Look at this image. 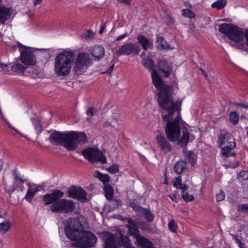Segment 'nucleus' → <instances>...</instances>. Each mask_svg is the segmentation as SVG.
Returning a JSON list of instances; mask_svg holds the SVG:
<instances>
[{"instance_id":"f257e3e1","label":"nucleus","mask_w":248,"mask_h":248,"mask_svg":"<svg viewBox=\"0 0 248 248\" xmlns=\"http://www.w3.org/2000/svg\"><path fill=\"white\" fill-rule=\"evenodd\" d=\"M153 83L158 91L157 101L160 107L165 110L167 114L162 117L163 120L166 123L165 132L168 139L172 141H178L182 147L186 146L189 141L194 140V136L189 135L185 128L183 130V135H181L180 126L182 120L180 114L181 100L174 101L172 95L173 88L166 85L158 76L155 70L151 72Z\"/></svg>"},{"instance_id":"f03ea898","label":"nucleus","mask_w":248,"mask_h":248,"mask_svg":"<svg viewBox=\"0 0 248 248\" xmlns=\"http://www.w3.org/2000/svg\"><path fill=\"white\" fill-rule=\"evenodd\" d=\"M48 140L53 145L64 144V147L68 150L73 151L78 147V143H85L87 138L84 132L73 131L61 132L54 131L51 133Z\"/></svg>"},{"instance_id":"7ed1b4c3","label":"nucleus","mask_w":248,"mask_h":248,"mask_svg":"<svg viewBox=\"0 0 248 248\" xmlns=\"http://www.w3.org/2000/svg\"><path fill=\"white\" fill-rule=\"evenodd\" d=\"M75 59L71 50H64L58 53L55 58L54 71L59 76H65L71 70Z\"/></svg>"},{"instance_id":"20e7f679","label":"nucleus","mask_w":248,"mask_h":248,"mask_svg":"<svg viewBox=\"0 0 248 248\" xmlns=\"http://www.w3.org/2000/svg\"><path fill=\"white\" fill-rule=\"evenodd\" d=\"M100 235L104 242L105 248H120L121 247L124 248H134L128 238L121 234H120L119 238L117 237L118 243L114 236L109 232H102Z\"/></svg>"},{"instance_id":"39448f33","label":"nucleus","mask_w":248,"mask_h":248,"mask_svg":"<svg viewBox=\"0 0 248 248\" xmlns=\"http://www.w3.org/2000/svg\"><path fill=\"white\" fill-rule=\"evenodd\" d=\"M65 233L67 237L73 241L82 232L83 227L78 218H69L65 225Z\"/></svg>"},{"instance_id":"423d86ee","label":"nucleus","mask_w":248,"mask_h":248,"mask_svg":"<svg viewBox=\"0 0 248 248\" xmlns=\"http://www.w3.org/2000/svg\"><path fill=\"white\" fill-rule=\"evenodd\" d=\"M73 241H75L74 245L77 248H89L94 246L97 237L91 232L83 230Z\"/></svg>"},{"instance_id":"0eeeda50","label":"nucleus","mask_w":248,"mask_h":248,"mask_svg":"<svg viewBox=\"0 0 248 248\" xmlns=\"http://www.w3.org/2000/svg\"><path fill=\"white\" fill-rule=\"evenodd\" d=\"M49 208L53 213L67 214L74 210L75 204L72 200L60 199L54 204L51 205Z\"/></svg>"},{"instance_id":"6e6552de","label":"nucleus","mask_w":248,"mask_h":248,"mask_svg":"<svg viewBox=\"0 0 248 248\" xmlns=\"http://www.w3.org/2000/svg\"><path fill=\"white\" fill-rule=\"evenodd\" d=\"M91 64V60L88 53H79L76 59V65L74 67L75 73L81 75L85 72Z\"/></svg>"},{"instance_id":"1a4fd4ad","label":"nucleus","mask_w":248,"mask_h":248,"mask_svg":"<svg viewBox=\"0 0 248 248\" xmlns=\"http://www.w3.org/2000/svg\"><path fill=\"white\" fill-rule=\"evenodd\" d=\"M82 155L84 157L92 162H100L104 164L107 162V159L102 153L97 148H88L83 150Z\"/></svg>"},{"instance_id":"9d476101","label":"nucleus","mask_w":248,"mask_h":248,"mask_svg":"<svg viewBox=\"0 0 248 248\" xmlns=\"http://www.w3.org/2000/svg\"><path fill=\"white\" fill-rule=\"evenodd\" d=\"M17 45L21 49L20 51V60L25 65L34 66L35 65L37 60L31 48L27 47L22 45L20 43H17Z\"/></svg>"},{"instance_id":"9b49d317","label":"nucleus","mask_w":248,"mask_h":248,"mask_svg":"<svg viewBox=\"0 0 248 248\" xmlns=\"http://www.w3.org/2000/svg\"><path fill=\"white\" fill-rule=\"evenodd\" d=\"M140 48L139 46L134 43H127L122 46L113 53V55L120 56L122 55L128 56L133 54H138Z\"/></svg>"},{"instance_id":"f8f14e48","label":"nucleus","mask_w":248,"mask_h":248,"mask_svg":"<svg viewBox=\"0 0 248 248\" xmlns=\"http://www.w3.org/2000/svg\"><path fill=\"white\" fill-rule=\"evenodd\" d=\"M64 193L60 190H54L50 193L45 194L43 197V200L45 205L54 204L63 196Z\"/></svg>"},{"instance_id":"ddd939ff","label":"nucleus","mask_w":248,"mask_h":248,"mask_svg":"<svg viewBox=\"0 0 248 248\" xmlns=\"http://www.w3.org/2000/svg\"><path fill=\"white\" fill-rule=\"evenodd\" d=\"M155 138L157 146L162 152L167 154L170 152L171 145L163 134L158 133L156 134Z\"/></svg>"},{"instance_id":"4468645a","label":"nucleus","mask_w":248,"mask_h":248,"mask_svg":"<svg viewBox=\"0 0 248 248\" xmlns=\"http://www.w3.org/2000/svg\"><path fill=\"white\" fill-rule=\"evenodd\" d=\"M68 196L74 199L84 201L86 200V193L79 187L72 186L68 191Z\"/></svg>"},{"instance_id":"2eb2a0df","label":"nucleus","mask_w":248,"mask_h":248,"mask_svg":"<svg viewBox=\"0 0 248 248\" xmlns=\"http://www.w3.org/2000/svg\"><path fill=\"white\" fill-rule=\"evenodd\" d=\"M28 186L27 192L24 199L30 203H31L32 199L36 193L41 191L43 189V186L35 184L30 183L28 184Z\"/></svg>"},{"instance_id":"dca6fc26","label":"nucleus","mask_w":248,"mask_h":248,"mask_svg":"<svg viewBox=\"0 0 248 248\" xmlns=\"http://www.w3.org/2000/svg\"><path fill=\"white\" fill-rule=\"evenodd\" d=\"M158 70L164 77H168L172 70L171 64L165 60H160L158 62Z\"/></svg>"},{"instance_id":"f3484780","label":"nucleus","mask_w":248,"mask_h":248,"mask_svg":"<svg viewBox=\"0 0 248 248\" xmlns=\"http://www.w3.org/2000/svg\"><path fill=\"white\" fill-rule=\"evenodd\" d=\"M231 142H235L231 134L227 131L222 132L218 138V146L220 147L226 145H231Z\"/></svg>"},{"instance_id":"a211bd4d","label":"nucleus","mask_w":248,"mask_h":248,"mask_svg":"<svg viewBox=\"0 0 248 248\" xmlns=\"http://www.w3.org/2000/svg\"><path fill=\"white\" fill-rule=\"evenodd\" d=\"M12 9L4 6H0V24H4L11 18Z\"/></svg>"},{"instance_id":"6ab92c4d","label":"nucleus","mask_w":248,"mask_h":248,"mask_svg":"<svg viewBox=\"0 0 248 248\" xmlns=\"http://www.w3.org/2000/svg\"><path fill=\"white\" fill-rule=\"evenodd\" d=\"M15 181L12 186L7 190V192L11 194L14 192L15 190L20 188L22 190L23 188V184L25 180L23 179L21 177L19 176L17 174H14Z\"/></svg>"},{"instance_id":"aec40b11","label":"nucleus","mask_w":248,"mask_h":248,"mask_svg":"<svg viewBox=\"0 0 248 248\" xmlns=\"http://www.w3.org/2000/svg\"><path fill=\"white\" fill-rule=\"evenodd\" d=\"M137 40L139 44L141 46L144 50H146L148 49H151L153 47V42L149 40L143 35H140L138 36Z\"/></svg>"},{"instance_id":"412c9836","label":"nucleus","mask_w":248,"mask_h":248,"mask_svg":"<svg viewBox=\"0 0 248 248\" xmlns=\"http://www.w3.org/2000/svg\"><path fill=\"white\" fill-rule=\"evenodd\" d=\"M90 52L95 59L100 60L105 55V49L100 46H95L91 50Z\"/></svg>"},{"instance_id":"4be33fe9","label":"nucleus","mask_w":248,"mask_h":248,"mask_svg":"<svg viewBox=\"0 0 248 248\" xmlns=\"http://www.w3.org/2000/svg\"><path fill=\"white\" fill-rule=\"evenodd\" d=\"M235 146V142H231V145H225L221 148V154L223 156L227 157L235 156L236 154L232 150Z\"/></svg>"},{"instance_id":"5701e85b","label":"nucleus","mask_w":248,"mask_h":248,"mask_svg":"<svg viewBox=\"0 0 248 248\" xmlns=\"http://www.w3.org/2000/svg\"><path fill=\"white\" fill-rule=\"evenodd\" d=\"M140 57L142 59L141 63L146 68L149 69L152 72L153 70H155L154 61L149 57L146 58L145 52H142Z\"/></svg>"},{"instance_id":"b1692460","label":"nucleus","mask_w":248,"mask_h":248,"mask_svg":"<svg viewBox=\"0 0 248 248\" xmlns=\"http://www.w3.org/2000/svg\"><path fill=\"white\" fill-rule=\"evenodd\" d=\"M126 226L128 228L129 233L132 236H135L136 238V235L139 234L137 222L131 219H128V224Z\"/></svg>"},{"instance_id":"393cba45","label":"nucleus","mask_w":248,"mask_h":248,"mask_svg":"<svg viewBox=\"0 0 248 248\" xmlns=\"http://www.w3.org/2000/svg\"><path fill=\"white\" fill-rule=\"evenodd\" d=\"M156 47L158 49H171L173 47H170L164 39L161 36H158L156 41Z\"/></svg>"},{"instance_id":"a878e982","label":"nucleus","mask_w":248,"mask_h":248,"mask_svg":"<svg viewBox=\"0 0 248 248\" xmlns=\"http://www.w3.org/2000/svg\"><path fill=\"white\" fill-rule=\"evenodd\" d=\"M186 169V162L183 161H178L174 166V170L178 174L182 173Z\"/></svg>"},{"instance_id":"bb28decb","label":"nucleus","mask_w":248,"mask_h":248,"mask_svg":"<svg viewBox=\"0 0 248 248\" xmlns=\"http://www.w3.org/2000/svg\"><path fill=\"white\" fill-rule=\"evenodd\" d=\"M172 184L173 186L180 189H188V186L187 185L183 184L182 183V179L181 176L176 177L172 180Z\"/></svg>"},{"instance_id":"cd10ccee","label":"nucleus","mask_w":248,"mask_h":248,"mask_svg":"<svg viewBox=\"0 0 248 248\" xmlns=\"http://www.w3.org/2000/svg\"><path fill=\"white\" fill-rule=\"evenodd\" d=\"M11 71L17 74H22L25 69V67L21 64L16 63L12 65L10 67Z\"/></svg>"},{"instance_id":"c85d7f7f","label":"nucleus","mask_w":248,"mask_h":248,"mask_svg":"<svg viewBox=\"0 0 248 248\" xmlns=\"http://www.w3.org/2000/svg\"><path fill=\"white\" fill-rule=\"evenodd\" d=\"M239 121V116L235 111H232L229 115V122L232 125H236Z\"/></svg>"},{"instance_id":"c756f323","label":"nucleus","mask_w":248,"mask_h":248,"mask_svg":"<svg viewBox=\"0 0 248 248\" xmlns=\"http://www.w3.org/2000/svg\"><path fill=\"white\" fill-rule=\"evenodd\" d=\"M188 189H182L181 190V196L182 198L186 202H189L192 201L194 198V196L188 194L187 192Z\"/></svg>"},{"instance_id":"7c9ffc66","label":"nucleus","mask_w":248,"mask_h":248,"mask_svg":"<svg viewBox=\"0 0 248 248\" xmlns=\"http://www.w3.org/2000/svg\"><path fill=\"white\" fill-rule=\"evenodd\" d=\"M111 126L117 128L122 124V120L119 115H114L111 117Z\"/></svg>"},{"instance_id":"2f4dec72","label":"nucleus","mask_w":248,"mask_h":248,"mask_svg":"<svg viewBox=\"0 0 248 248\" xmlns=\"http://www.w3.org/2000/svg\"><path fill=\"white\" fill-rule=\"evenodd\" d=\"M104 189L107 199H112L113 197V190L111 186L109 185H106L104 186Z\"/></svg>"},{"instance_id":"473e14b6","label":"nucleus","mask_w":248,"mask_h":248,"mask_svg":"<svg viewBox=\"0 0 248 248\" xmlns=\"http://www.w3.org/2000/svg\"><path fill=\"white\" fill-rule=\"evenodd\" d=\"M10 228V222L8 220H5L0 223V233L5 234Z\"/></svg>"},{"instance_id":"72a5a7b5","label":"nucleus","mask_w":248,"mask_h":248,"mask_svg":"<svg viewBox=\"0 0 248 248\" xmlns=\"http://www.w3.org/2000/svg\"><path fill=\"white\" fill-rule=\"evenodd\" d=\"M187 160L192 166L194 165L197 161V156L191 151H188L186 153Z\"/></svg>"},{"instance_id":"f704fd0d","label":"nucleus","mask_w":248,"mask_h":248,"mask_svg":"<svg viewBox=\"0 0 248 248\" xmlns=\"http://www.w3.org/2000/svg\"><path fill=\"white\" fill-rule=\"evenodd\" d=\"M97 177L105 185H109L108 182H109V177L107 174H104L99 172L96 171Z\"/></svg>"},{"instance_id":"c9c22d12","label":"nucleus","mask_w":248,"mask_h":248,"mask_svg":"<svg viewBox=\"0 0 248 248\" xmlns=\"http://www.w3.org/2000/svg\"><path fill=\"white\" fill-rule=\"evenodd\" d=\"M226 3V0H217L212 4L211 7L219 10L224 7Z\"/></svg>"},{"instance_id":"e433bc0d","label":"nucleus","mask_w":248,"mask_h":248,"mask_svg":"<svg viewBox=\"0 0 248 248\" xmlns=\"http://www.w3.org/2000/svg\"><path fill=\"white\" fill-rule=\"evenodd\" d=\"M31 120L34 126L35 130L37 134H39L42 132V126L40 124L38 119L34 118H31Z\"/></svg>"},{"instance_id":"4c0bfd02","label":"nucleus","mask_w":248,"mask_h":248,"mask_svg":"<svg viewBox=\"0 0 248 248\" xmlns=\"http://www.w3.org/2000/svg\"><path fill=\"white\" fill-rule=\"evenodd\" d=\"M94 33L91 30H88L83 32L81 35V37L86 40L91 39L93 37Z\"/></svg>"},{"instance_id":"58836bf2","label":"nucleus","mask_w":248,"mask_h":248,"mask_svg":"<svg viewBox=\"0 0 248 248\" xmlns=\"http://www.w3.org/2000/svg\"><path fill=\"white\" fill-rule=\"evenodd\" d=\"M144 216L148 221H152L154 219V215L148 210H144Z\"/></svg>"},{"instance_id":"ea45409f","label":"nucleus","mask_w":248,"mask_h":248,"mask_svg":"<svg viewBox=\"0 0 248 248\" xmlns=\"http://www.w3.org/2000/svg\"><path fill=\"white\" fill-rule=\"evenodd\" d=\"M168 227L172 232H176L177 228V225L175 221L172 219L168 223Z\"/></svg>"},{"instance_id":"a19ab883","label":"nucleus","mask_w":248,"mask_h":248,"mask_svg":"<svg viewBox=\"0 0 248 248\" xmlns=\"http://www.w3.org/2000/svg\"><path fill=\"white\" fill-rule=\"evenodd\" d=\"M183 15L190 18H192L195 17V14L190 10L188 9H184L183 10Z\"/></svg>"},{"instance_id":"79ce46f5","label":"nucleus","mask_w":248,"mask_h":248,"mask_svg":"<svg viewBox=\"0 0 248 248\" xmlns=\"http://www.w3.org/2000/svg\"><path fill=\"white\" fill-rule=\"evenodd\" d=\"M238 210L243 213H248V204H240L238 205Z\"/></svg>"},{"instance_id":"37998d69","label":"nucleus","mask_w":248,"mask_h":248,"mask_svg":"<svg viewBox=\"0 0 248 248\" xmlns=\"http://www.w3.org/2000/svg\"><path fill=\"white\" fill-rule=\"evenodd\" d=\"M8 65L7 64H4L0 62V73L3 74L6 73L8 72Z\"/></svg>"},{"instance_id":"c03bdc74","label":"nucleus","mask_w":248,"mask_h":248,"mask_svg":"<svg viewBox=\"0 0 248 248\" xmlns=\"http://www.w3.org/2000/svg\"><path fill=\"white\" fill-rule=\"evenodd\" d=\"M138 224L140 226V228L142 230H150L151 229L150 225L146 222H139Z\"/></svg>"},{"instance_id":"a18cd8bd","label":"nucleus","mask_w":248,"mask_h":248,"mask_svg":"<svg viewBox=\"0 0 248 248\" xmlns=\"http://www.w3.org/2000/svg\"><path fill=\"white\" fill-rule=\"evenodd\" d=\"M119 171L118 167L117 166L113 165L111 166H110L108 169V171L110 173H111L112 174H115L117 172H118Z\"/></svg>"},{"instance_id":"49530a36","label":"nucleus","mask_w":248,"mask_h":248,"mask_svg":"<svg viewBox=\"0 0 248 248\" xmlns=\"http://www.w3.org/2000/svg\"><path fill=\"white\" fill-rule=\"evenodd\" d=\"M225 198V194L222 191H221L219 193L217 194L216 195V200L217 202H220L223 201Z\"/></svg>"},{"instance_id":"de8ad7c7","label":"nucleus","mask_w":248,"mask_h":248,"mask_svg":"<svg viewBox=\"0 0 248 248\" xmlns=\"http://www.w3.org/2000/svg\"><path fill=\"white\" fill-rule=\"evenodd\" d=\"M86 113H87V114L88 115L87 119L88 120L90 119L91 118V117L93 115V108H89L87 110Z\"/></svg>"},{"instance_id":"09e8293b","label":"nucleus","mask_w":248,"mask_h":248,"mask_svg":"<svg viewBox=\"0 0 248 248\" xmlns=\"http://www.w3.org/2000/svg\"><path fill=\"white\" fill-rule=\"evenodd\" d=\"M127 36V33H125L118 37H117L116 38V40L117 41H120L123 39H124V38H125Z\"/></svg>"},{"instance_id":"8fccbe9b","label":"nucleus","mask_w":248,"mask_h":248,"mask_svg":"<svg viewBox=\"0 0 248 248\" xmlns=\"http://www.w3.org/2000/svg\"><path fill=\"white\" fill-rule=\"evenodd\" d=\"M120 3L128 5H130L132 0H119Z\"/></svg>"},{"instance_id":"3c124183","label":"nucleus","mask_w":248,"mask_h":248,"mask_svg":"<svg viewBox=\"0 0 248 248\" xmlns=\"http://www.w3.org/2000/svg\"><path fill=\"white\" fill-rule=\"evenodd\" d=\"M236 105L241 107L242 108L248 109V104H245V103H236Z\"/></svg>"},{"instance_id":"603ef678","label":"nucleus","mask_w":248,"mask_h":248,"mask_svg":"<svg viewBox=\"0 0 248 248\" xmlns=\"http://www.w3.org/2000/svg\"><path fill=\"white\" fill-rule=\"evenodd\" d=\"M105 28V23L104 22H102L100 24V29L99 31V33L100 34L103 33Z\"/></svg>"},{"instance_id":"864d4df0","label":"nucleus","mask_w":248,"mask_h":248,"mask_svg":"<svg viewBox=\"0 0 248 248\" xmlns=\"http://www.w3.org/2000/svg\"><path fill=\"white\" fill-rule=\"evenodd\" d=\"M237 244L239 245V248H247L245 244L240 240H237Z\"/></svg>"},{"instance_id":"5fc2aeb1","label":"nucleus","mask_w":248,"mask_h":248,"mask_svg":"<svg viewBox=\"0 0 248 248\" xmlns=\"http://www.w3.org/2000/svg\"><path fill=\"white\" fill-rule=\"evenodd\" d=\"M169 197L172 201H174L175 202H177V196L175 194L170 195Z\"/></svg>"},{"instance_id":"6e6d98bb","label":"nucleus","mask_w":248,"mask_h":248,"mask_svg":"<svg viewBox=\"0 0 248 248\" xmlns=\"http://www.w3.org/2000/svg\"><path fill=\"white\" fill-rule=\"evenodd\" d=\"M33 3L34 5H37L41 3L42 0H32Z\"/></svg>"},{"instance_id":"4d7b16f0","label":"nucleus","mask_w":248,"mask_h":248,"mask_svg":"<svg viewBox=\"0 0 248 248\" xmlns=\"http://www.w3.org/2000/svg\"><path fill=\"white\" fill-rule=\"evenodd\" d=\"M114 67V63H113L111 64V65L109 67V68H108V72L109 73L111 72L112 71V70H113Z\"/></svg>"},{"instance_id":"13d9d810","label":"nucleus","mask_w":248,"mask_h":248,"mask_svg":"<svg viewBox=\"0 0 248 248\" xmlns=\"http://www.w3.org/2000/svg\"><path fill=\"white\" fill-rule=\"evenodd\" d=\"M111 125V121L110 122H106L104 123V126L105 127H108L109 126Z\"/></svg>"},{"instance_id":"bf43d9fd","label":"nucleus","mask_w":248,"mask_h":248,"mask_svg":"<svg viewBox=\"0 0 248 248\" xmlns=\"http://www.w3.org/2000/svg\"><path fill=\"white\" fill-rule=\"evenodd\" d=\"M3 166V162L1 159H0V171H1Z\"/></svg>"},{"instance_id":"052dcab7","label":"nucleus","mask_w":248,"mask_h":248,"mask_svg":"<svg viewBox=\"0 0 248 248\" xmlns=\"http://www.w3.org/2000/svg\"><path fill=\"white\" fill-rule=\"evenodd\" d=\"M244 173H247V172L246 171H241L239 173V175L240 176H244Z\"/></svg>"},{"instance_id":"680f3d73","label":"nucleus","mask_w":248,"mask_h":248,"mask_svg":"<svg viewBox=\"0 0 248 248\" xmlns=\"http://www.w3.org/2000/svg\"><path fill=\"white\" fill-rule=\"evenodd\" d=\"M201 71H202L203 76H204L205 77H207V74L206 73V72L204 71H203L202 69L201 70Z\"/></svg>"},{"instance_id":"e2e57ef3","label":"nucleus","mask_w":248,"mask_h":248,"mask_svg":"<svg viewBox=\"0 0 248 248\" xmlns=\"http://www.w3.org/2000/svg\"><path fill=\"white\" fill-rule=\"evenodd\" d=\"M233 238L236 240L237 243V240H239L238 238V237L236 235H233Z\"/></svg>"},{"instance_id":"0e129e2a","label":"nucleus","mask_w":248,"mask_h":248,"mask_svg":"<svg viewBox=\"0 0 248 248\" xmlns=\"http://www.w3.org/2000/svg\"><path fill=\"white\" fill-rule=\"evenodd\" d=\"M237 166H238V165H237V164L233 165H232V166H231V168H236Z\"/></svg>"},{"instance_id":"69168bd1","label":"nucleus","mask_w":248,"mask_h":248,"mask_svg":"<svg viewBox=\"0 0 248 248\" xmlns=\"http://www.w3.org/2000/svg\"><path fill=\"white\" fill-rule=\"evenodd\" d=\"M168 182L167 180H166L165 181V182H164V184H167H167H168Z\"/></svg>"},{"instance_id":"338daca9","label":"nucleus","mask_w":248,"mask_h":248,"mask_svg":"<svg viewBox=\"0 0 248 248\" xmlns=\"http://www.w3.org/2000/svg\"><path fill=\"white\" fill-rule=\"evenodd\" d=\"M4 180H5V179L3 178V182L4 183L5 186H6V184L5 183Z\"/></svg>"},{"instance_id":"774afa93","label":"nucleus","mask_w":248,"mask_h":248,"mask_svg":"<svg viewBox=\"0 0 248 248\" xmlns=\"http://www.w3.org/2000/svg\"><path fill=\"white\" fill-rule=\"evenodd\" d=\"M43 50H45L46 51H47V50H48L49 49H43Z\"/></svg>"}]
</instances>
